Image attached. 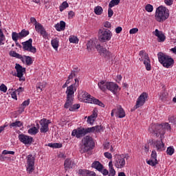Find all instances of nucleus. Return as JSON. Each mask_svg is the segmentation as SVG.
Segmentation results:
<instances>
[{"mask_svg": "<svg viewBox=\"0 0 176 176\" xmlns=\"http://www.w3.org/2000/svg\"><path fill=\"white\" fill-rule=\"evenodd\" d=\"M154 135L155 137H160V140L150 139L148 142V145H153V148H155L158 152H163L166 148H164V143H163V139L164 138V129L162 125H153L151 127Z\"/></svg>", "mask_w": 176, "mask_h": 176, "instance_id": "obj_1", "label": "nucleus"}, {"mask_svg": "<svg viewBox=\"0 0 176 176\" xmlns=\"http://www.w3.org/2000/svg\"><path fill=\"white\" fill-rule=\"evenodd\" d=\"M78 100L80 101H82L83 102H87V104H95L96 105H98L102 108L105 107V104H104L102 102L91 96L90 94H89V93L83 91L82 89H80L78 92Z\"/></svg>", "mask_w": 176, "mask_h": 176, "instance_id": "obj_2", "label": "nucleus"}, {"mask_svg": "<svg viewBox=\"0 0 176 176\" xmlns=\"http://www.w3.org/2000/svg\"><path fill=\"white\" fill-rule=\"evenodd\" d=\"M74 93L75 91H74V89H68L66 91L67 100L66 102L65 103V108H66V109L69 108V110L71 111H75V109H79V108H80V104H73Z\"/></svg>", "mask_w": 176, "mask_h": 176, "instance_id": "obj_3", "label": "nucleus"}, {"mask_svg": "<svg viewBox=\"0 0 176 176\" xmlns=\"http://www.w3.org/2000/svg\"><path fill=\"white\" fill-rule=\"evenodd\" d=\"M169 16L170 12L167 8L160 6L156 9L155 19L158 23H163L164 21H166Z\"/></svg>", "mask_w": 176, "mask_h": 176, "instance_id": "obj_4", "label": "nucleus"}, {"mask_svg": "<svg viewBox=\"0 0 176 176\" xmlns=\"http://www.w3.org/2000/svg\"><path fill=\"white\" fill-rule=\"evenodd\" d=\"M95 145L96 143L94 142L93 138H91V136L87 135L82 140V146L80 147V152L81 153L89 152V151H91V149L94 148Z\"/></svg>", "mask_w": 176, "mask_h": 176, "instance_id": "obj_5", "label": "nucleus"}, {"mask_svg": "<svg viewBox=\"0 0 176 176\" xmlns=\"http://www.w3.org/2000/svg\"><path fill=\"white\" fill-rule=\"evenodd\" d=\"M158 61L165 68H170L174 65V59L171 56L163 53L159 52L157 54Z\"/></svg>", "mask_w": 176, "mask_h": 176, "instance_id": "obj_6", "label": "nucleus"}, {"mask_svg": "<svg viewBox=\"0 0 176 176\" xmlns=\"http://www.w3.org/2000/svg\"><path fill=\"white\" fill-rule=\"evenodd\" d=\"M112 38V32L111 30L102 28L100 29L98 32V39L100 42H108V41H111Z\"/></svg>", "mask_w": 176, "mask_h": 176, "instance_id": "obj_7", "label": "nucleus"}, {"mask_svg": "<svg viewBox=\"0 0 176 176\" xmlns=\"http://www.w3.org/2000/svg\"><path fill=\"white\" fill-rule=\"evenodd\" d=\"M139 55L140 56L139 60L140 61L144 62L146 71H151L152 67L151 66V59L149 58L148 54L145 53V51L142 50L140 52Z\"/></svg>", "mask_w": 176, "mask_h": 176, "instance_id": "obj_8", "label": "nucleus"}, {"mask_svg": "<svg viewBox=\"0 0 176 176\" xmlns=\"http://www.w3.org/2000/svg\"><path fill=\"white\" fill-rule=\"evenodd\" d=\"M22 45L25 52H30V53H33V54L36 53V47L32 46V38H30L29 40L23 42Z\"/></svg>", "mask_w": 176, "mask_h": 176, "instance_id": "obj_9", "label": "nucleus"}, {"mask_svg": "<svg viewBox=\"0 0 176 176\" xmlns=\"http://www.w3.org/2000/svg\"><path fill=\"white\" fill-rule=\"evenodd\" d=\"M99 89H119V85L113 82L102 80L98 83Z\"/></svg>", "mask_w": 176, "mask_h": 176, "instance_id": "obj_10", "label": "nucleus"}, {"mask_svg": "<svg viewBox=\"0 0 176 176\" xmlns=\"http://www.w3.org/2000/svg\"><path fill=\"white\" fill-rule=\"evenodd\" d=\"M126 165V160H124V157H123V155H116L114 166L116 168H123Z\"/></svg>", "mask_w": 176, "mask_h": 176, "instance_id": "obj_11", "label": "nucleus"}, {"mask_svg": "<svg viewBox=\"0 0 176 176\" xmlns=\"http://www.w3.org/2000/svg\"><path fill=\"white\" fill-rule=\"evenodd\" d=\"M146 100H148V94L146 92L142 93L136 101V104L134 107V109H138V108L142 107L144 104H145Z\"/></svg>", "mask_w": 176, "mask_h": 176, "instance_id": "obj_12", "label": "nucleus"}, {"mask_svg": "<svg viewBox=\"0 0 176 176\" xmlns=\"http://www.w3.org/2000/svg\"><path fill=\"white\" fill-rule=\"evenodd\" d=\"M27 171L29 174H31L34 171V166H35V157L32 155H28L27 156Z\"/></svg>", "mask_w": 176, "mask_h": 176, "instance_id": "obj_13", "label": "nucleus"}, {"mask_svg": "<svg viewBox=\"0 0 176 176\" xmlns=\"http://www.w3.org/2000/svg\"><path fill=\"white\" fill-rule=\"evenodd\" d=\"M87 134V130L85 128H78L77 129H74L72 135L73 137H76V138H82Z\"/></svg>", "mask_w": 176, "mask_h": 176, "instance_id": "obj_14", "label": "nucleus"}, {"mask_svg": "<svg viewBox=\"0 0 176 176\" xmlns=\"http://www.w3.org/2000/svg\"><path fill=\"white\" fill-rule=\"evenodd\" d=\"M19 140L21 142L25 144V145H31L34 141V138H32V137L24 134H20L19 135Z\"/></svg>", "mask_w": 176, "mask_h": 176, "instance_id": "obj_15", "label": "nucleus"}, {"mask_svg": "<svg viewBox=\"0 0 176 176\" xmlns=\"http://www.w3.org/2000/svg\"><path fill=\"white\" fill-rule=\"evenodd\" d=\"M147 164L149 166H152L153 167L158 164L159 162H157V153L155 150H153L151 155V158L149 160L146 161Z\"/></svg>", "mask_w": 176, "mask_h": 176, "instance_id": "obj_16", "label": "nucleus"}, {"mask_svg": "<svg viewBox=\"0 0 176 176\" xmlns=\"http://www.w3.org/2000/svg\"><path fill=\"white\" fill-rule=\"evenodd\" d=\"M40 124L41 126L40 129L41 133H47V131H49V124H50V120L43 118L40 120Z\"/></svg>", "mask_w": 176, "mask_h": 176, "instance_id": "obj_17", "label": "nucleus"}, {"mask_svg": "<svg viewBox=\"0 0 176 176\" xmlns=\"http://www.w3.org/2000/svg\"><path fill=\"white\" fill-rule=\"evenodd\" d=\"M34 25L36 32H39L41 35H42L43 38H44V39H47V38L49 36V34L47 33L46 30H45V28H43V25H42V24L39 23Z\"/></svg>", "mask_w": 176, "mask_h": 176, "instance_id": "obj_18", "label": "nucleus"}, {"mask_svg": "<svg viewBox=\"0 0 176 176\" xmlns=\"http://www.w3.org/2000/svg\"><path fill=\"white\" fill-rule=\"evenodd\" d=\"M96 49L98 51V53L100 54H103L104 57H110L111 56V52L109 51H107L106 47H103L101 46L100 44H98L96 46Z\"/></svg>", "mask_w": 176, "mask_h": 176, "instance_id": "obj_19", "label": "nucleus"}, {"mask_svg": "<svg viewBox=\"0 0 176 176\" xmlns=\"http://www.w3.org/2000/svg\"><path fill=\"white\" fill-rule=\"evenodd\" d=\"M116 110V116L118 118H120L122 119V118H124L126 116V113L124 112V109L122 108V106L118 105L116 107V109H114Z\"/></svg>", "mask_w": 176, "mask_h": 176, "instance_id": "obj_20", "label": "nucleus"}, {"mask_svg": "<svg viewBox=\"0 0 176 176\" xmlns=\"http://www.w3.org/2000/svg\"><path fill=\"white\" fill-rule=\"evenodd\" d=\"M15 69L17 72L16 76L18 78H23V76L24 75V74L23 73L25 72V68L23 67L21 65L16 63L15 66Z\"/></svg>", "mask_w": 176, "mask_h": 176, "instance_id": "obj_21", "label": "nucleus"}, {"mask_svg": "<svg viewBox=\"0 0 176 176\" xmlns=\"http://www.w3.org/2000/svg\"><path fill=\"white\" fill-rule=\"evenodd\" d=\"M153 34L158 38V42H164V41H166V36H164L163 32H160L159 30L156 29Z\"/></svg>", "mask_w": 176, "mask_h": 176, "instance_id": "obj_22", "label": "nucleus"}, {"mask_svg": "<svg viewBox=\"0 0 176 176\" xmlns=\"http://www.w3.org/2000/svg\"><path fill=\"white\" fill-rule=\"evenodd\" d=\"M64 167L65 170H68V168H74V167H75V162L69 158H67L65 160Z\"/></svg>", "mask_w": 176, "mask_h": 176, "instance_id": "obj_23", "label": "nucleus"}, {"mask_svg": "<svg viewBox=\"0 0 176 176\" xmlns=\"http://www.w3.org/2000/svg\"><path fill=\"white\" fill-rule=\"evenodd\" d=\"M54 27L56 31H64V30H65V22L64 21H60V23L56 24Z\"/></svg>", "mask_w": 176, "mask_h": 176, "instance_id": "obj_24", "label": "nucleus"}, {"mask_svg": "<svg viewBox=\"0 0 176 176\" xmlns=\"http://www.w3.org/2000/svg\"><path fill=\"white\" fill-rule=\"evenodd\" d=\"M91 167L93 168H96V170H98V171H102V168H104L102 164H101V163H100V162L98 161H95L94 162H93V164H91Z\"/></svg>", "mask_w": 176, "mask_h": 176, "instance_id": "obj_25", "label": "nucleus"}, {"mask_svg": "<svg viewBox=\"0 0 176 176\" xmlns=\"http://www.w3.org/2000/svg\"><path fill=\"white\" fill-rule=\"evenodd\" d=\"M10 56H11V57H15V58H19L23 63H24V57H23V56H21L20 54L16 52L15 51L10 52Z\"/></svg>", "mask_w": 176, "mask_h": 176, "instance_id": "obj_26", "label": "nucleus"}, {"mask_svg": "<svg viewBox=\"0 0 176 176\" xmlns=\"http://www.w3.org/2000/svg\"><path fill=\"white\" fill-rule=\"evenodd\" d=\"M109 176H115V175L116 174V171L113 168V164L112 161H110L109 162Z\"/></svg>", "mask_w": 176, "mask_h": 176, "instance_id": "obj_27", "label": "nucleus"}, {"mask_svg": "<svg viewBox=\"0 0 176 176\" xmlns=\"http://www.w3.org/2000/svg\"><path fill=\"white\" fill-rule=\"evenodd\" d=\"M79 72H80V69H79L78 67L74 68V69L72 71L71 74L69 76V79H72V78H74V76H76V75H78Z\"/></svg>", "mask_w": 176, "mask_h": 176, "instance_id": "obj_28", "label": "nucleus"}, {"mask_svg": "<svg viewBox=\"0 0 176 176\" xmlns=\"http://www.w3.org/2000/svg\"><path fill=\"white\" fill-rule=\"evenodd\" d=\"M167 97H168V92H167L166 89L162 90L160 96V100H162V101H166Z\"/></svg>", "mask_w": 176, "mask_h": 176, "instance_id": "obj_29", "label": "nucleus"}, {"mask_svg": "<svg viewBox=\"0 0 176 176\" xmlns=\"http://www.w3.org/2000/svg\"><path fill=\"white\" fill-rule=\"evenodd\" d=\"M12 41H14V42H17L19 39H21V36H20V33L13 32L12 33Z\"/></svg>", "mask_w": 176, "mask_h": 176, "instance_id": "obj_30", "label": "nucleus"}, {"mask_svg": "<svg viewBox=\"0 0 176 176\" xmlns=\"http://www.w3.org/2000/svg\"><path fill=\"white\" fill-rule=\"evenodd\" d=\"M153 126H162V128L164 129V131L166 132V130H171V125L170 124L169 122H166L163 124H153Z\"/></svg>", "mask_w": 176, "mask_h": 176, "instance_id": "obj_31", "label": "nucleus"}, {"mask_svg": "<svg viewBox=\"0 0 176 176\" xmlns=\"http://www.w3.org/2000/svg\"><path fill=\"white\" fill-rule=\"evenodd\" d=\"M104 12V10L102 9V7L101 6H96L94 8V13L95 14H97V16H100V14Z\"/></svg>", "mask_w": 176, "mask_h": 176, "instance_id": "obj_32", "label": "nucleus"}, {"mask_svg": "<svg viewBox=\"0 0 176 176\" xmlns=\"http://www.w3.org/2000/svg\"><path fill=\"white\" fill-rule=\"evenodd\" d=\"M58 38H54L51 41V45L52 46V47H54V49H55V50H57V49H58Z\"/></svg>", "mask_w": 176, "mask_h": 176, "instance_id": "obj_33", "label": "nucleus"}, {"mask_svg": "<svg viewBox=\"0 0 176 176\" xmlns=\"http://www.w3.org/2000/svg\"><path fill=\"white\" fill-rule=\"evenodd\" d=\"M46 146H50V148H62L63 144L61 143H49L46 144Z\"/></svg>", "mask_w": 176, "mask_h": 176, "instance_id": "obj_34", "label": "nucleus"}, {"mask_svg": "<svg viewBox=\"0 0 176 176\" xmlns=\"http://www.w3.org/2000/svg\"><path fill=\"white\" fill-rule=\"evenodd\" d=\"M39 131L38 130V129L36 128V126H33L32 128H30L28 131V133L29 134H31L32 135H35V134H38V132Z\"/></svg>", "mask_w": 176, "mask_h": 176, "instance_id": "obj_35", "label": "nucleus"}, {"mask_svg": "<svg viewBox=\"0 0 176 176\" xmlns=\"http://www.w3.org/2000/svg\"><path fill=\"white\" fill-rule=\"evenodd\" d=\"M19 35L21 36V39H23V38H25V36L30 35V31L23 29L19 32Z\"/></svg>", "mask_w": 176, "mask_h": 176, "instance_id": "obj_36", "label": "nucleus"}, {"mask_svg": "<svg viewBox=\"0 0 176 176\" xmlns=\"http://www.w3.org/2000/svg\"><path fill=\"white\" fill-rule=\"evenodd\" d=\"M94 42L93 40H89L87 43V49L88 52H91V49H93V46H94Z\"/></svg>", "mask_w": 176, "mask_h": 176, "instance_id": "obj_37", "label": "nucleus"}, {"mask_svg": "<svg viewBox=\"0 0 176 176\" xmlns=\"http://www.w3.org/2000/svg\"><path fill=\"white\" fill-rule=\"evenodd\" d=\"M20 90L21 89H15L14 91L11 93V96L13 100H17V94H20Z\"/></svg>", "mask_w": 176, "mask_h": 176, "instance_id": "obj_38", "label": "nucleus"}, {"mask_svg": "<svg viewBox=\"0 0 176 176\" xmlns=\"http://www.w3.org/2000/svg\"><path fill=\"white\" fill-rule=\"evenodd\" d=\"M69 5L67 1H63L62 4L59 6V10L60 12H63L65 9H67V8H69Z\"/></svg>", "mask_w": 176, "mask_h": 176, "instance_id": "obj_39", "label": "nucleus"}, {"mask_svg": "<svg viewBox=\"0 0 176 176\" xmlns=\"http://www.w3.org/2000/svg\"><path fill=\"white\" fill-rule=\"evenodd\" d=\"M169 123L172 127H175L176 126V118L174 116H170L168 118Z\"/></svg>", "mask_w": 176, "mask_h": 176, "instance_id": "obj_40", "label": "nucleus"}, {"mask_svg": "<svg viewBox=\"0 0 176 176\" xmlns=\"http://www.w3.org/2000/svg\"><path fill=\"white\" fill-rule=\"evenodd\" d=\"M23 57L25 58L26 65H32V64L34 63L31 56L24 55Z\"/></svg>", "mask_w": 176, "mask_h": 176, "instance_id": "obj_41", "label": "nucleus"}, {"mask_svg": "<svg viewBox=\"0 0 176 176\" xmlns=\"http://www.w3.org/2000/svg\"><path fill=\"white\" fill-rule=\"evenodd\" d=\"M119 3H120V0H111L109 3V8H113V6L119 5Z\"/></svg>", "mask_w": 176, "mask_h": 176, "instance_id": "obj_42", "label": "nucleus"}, {"mask_svg": "<svg viewBox=\"0 0 176 176\" xmlns=\"http://www.w3.org/2000/svg\"><path fill=\"white\" fill-rule=\"evenodd\" d=\"M75 83L67 87V89H76L78 86H79V80L78 78H75Z\"/></svg>", "mask_w": 176, "mask_h": 176, "instance_id": "obj_43", "label": "nucleus"}, {"mask_svg": "<svg viewBox=\"0 0 176 176\" xmlns=\"http://www.w3.org/2000/svg\"><path fill=\"white\" fill-rule=\"evenodd\" d=\"M23 126V123L20 121H16L10 124V127H21Z\"/></svg>", "mask_w": 176, "mask_h": 176, "instance_id": "obj_44", "label": "nucleus"}, {"mask_svg": "<svg viewBox=\"0 0 176 176\" xmlns=\"http://www.w3.org/2000/svg\"><path fill=\"white\" fill-rule=\"evenodd\" d=\"M69 41L70 43H78L79 42V38L75 36H72L70 38H69Z\"/></svg>", "mask_w": 176, "mask_h": 176, "instance_id": "obj_45", "label": "nucleus"}, {"mask_svg": "<svg viewBox=\"0 0 176 176\" xmlns=\"http://www.w3.org/2000/svg\"><path fill=\"white\" fill-rule=\"evenodd\" d=\"M175 150L173 146H169L167 148L166 153L167 155H169V156H171L174 154Z\"/></svg>", "mask_w": 176, "mask_h": 176, "instance_id": "obj_46", "label": "nucleus"}, {"mask_svg": "<svg viewBox=\"0 0 176 176\" xmlns=\"http://www.w3.org/2000/svg\"><path fill=\"white\" fill-rule=\"evenodd\" d=\"M145 10L148 12V13H151V12H153V6L151 4H147L145 6Z\"/></svg>", "mask_w": 176, "mask_h": 176, "instance_id": "obj_47", "label": "nucleus"}, {"mask_svg": "<svg viewBox=\"0 0 176 176\" xmlns=\"http://www.w3.org/2000/svg\"><path fill=\"white\" fill-rule=\"evenodd\" d=\"M47 87V84L45 82H40L38 85L36 89H45Z\"/></svg>", "mask_w": 176, "mask_h": 176, "instance_id": "obj_48", "label": "nucleus"}, {"mask_svg": "<svg viewBox=\"0 0 176 176\" xmlns=\"http://www.w3.org/2000/svg\"><path fill=\"white\" fill-rule=\"evenodd\" d=\"M87 173H89V170H85V169H80L78 170L79 175L87 176Z\"/></svg>", "mask_w": 176, "mask_h": 176, "instance_id": "obj_49", "label": "nucleus"}, {"mask_svg": "<svg viewBox=\"0 0 176 176\" xmlns=\"http://www.w3.org/2000/svg\"><path fill=\"white\" fill-rule=\"evenodd\" d=\"M28 105H30V99H28L27 100H25L23 103H22V111H24V108H25V107H28Z\"/></svg>", "mask_w": 176, "mask_h": 176, "instance_id": "obj_50", "label": "nucleus"}, {"mask_svg": "<svg viewBox=\"0 0 176 176\" xmlns=\"http://www.w3.org/2000/svg\"><path fill=\"white\" fill-rule=\"evenodd\" d=\"M5 39V35H3V32H2V29H0V45L3 42Z\"/></svg>", "mask_w": 176, "mask_h": 176, "instance_id": "obj_51", "label": "nucleus"}, {"mask_svg": "<svg viewBox=\"0 0 176 176\" xmlns=\"http://www.w3.org/2000/svg\"><path fill=\"white\" fill-rule=\"evenodd\" d=\"M113 16V10H112V8L109 7L108 17H112Z\"/></svg>", "mask_w": 176, "mask_h": 176, "instance_id": "obj_52", "label": "nucleus"}, {"mask_svg": "<svg viewBox=\"0 0 176 176\" xmlns=\"http://www.w3.org/2000/svg\"><path fill=\"white\" fill-rule=\"evenodd\" d=\"M2 155H14V151H9L7 150H4L2 152Z\"/></svg>", "mask_w": 176, "mask_h": 176, "instance_id": "obj_53", "label": "nucleus"}, {"mask_svg": "<svg viewBox=\"0 0 176 176\" xmlns=\"http://www.w3.org/2000/svg\"><path fill=\"white\" fill-rule=\"evenodd\" d=\"M86 129H87V133H94V131H96V126L87 128Z\"/></svg>", "mask_w": 176, "mask_h": 176, "instance_id": "obj_54", "label": "nucleus"}, {"mask_svg": "<svg viewBox=\"0 0 176 176\" xmlns=\"http://www.w3.org/2000/svg\"><path fill=\"white\" fill-rule=\"evenodd\" d=\"M101 130H102V126H98V125L95 126V131H96V133H100V132H101Z\"/></svg>", "mask_w": 176, "mask_h": 176, "instance_id": "obj_55", "label": "nucleus"}, {"mask_svg": "<svg viewBox=\"0 0 176 176\" xmlns=\"http://www.w3.org/2000/svg\"><path fill=\"white\" fill-rule=\"evenodd\" d=\"M138 31V28H135L130 30L129 33L131 34H137V32Z\"/></svg>", "mask_w": 176, "mask_h": 176, "instance_id": "obj_56", "label": "nucleus"}, {"mask_svg": "<svg viewBox=\"0 0 176 176\" xmlns=\"http://www.w3.org/2000/svg\"><path fill=\"white\" fill-rule=\"evenodd\" d=\"M164 2L168 6H171V5H173V2H174V0H164Z\"/></svg>", "mask_w": 176, "mask_h": 176, "instance_id": "obj_57", "label": "nucleus"}, {"mask_svg": "<svg viewBox=\"0 0 176 176\" xmlns=\"http://www.w3.org/2000/svg\"><path fill=\"white\" fill-rule=\"evenodd\" d=\"M94 120H96L94 118H92L91 117H88L87 123H89V124H93V123H94Z\"/></svg>", "mask_w": 176, "mask_h": 176, "instance_id": "obj_58", "label": "nucleus"}, {"mask_svg": "<svg viewBox=\"0 0 176 176\" xmlns=\"http://www.w3.org/2000/svg\"><path fill=\"white\" fill-rule=\"evenodd\" d=\"M98 116L97 112H96V110H94L93 113L89 116V118H92V119H96Z\"/></svg>", "mask_w": 176, "mask_h": 176, "instance_id": "obj_59", "label": "nucleus"}, {"mask_svg": "<svg viewBox=\"0 0 176 176\" xmlns=\"http://www.w3.org/2000/svg\"><path fill=\"white\" fill-rule=\"evenodd\" d=\"M104 27H105V28H111V27H112V25L109 23V21H106L104 23Z\"/></svg>", "mask_w": 176, "mask_h": 176, "instance_id": "obj_60", "label": "nucleus"}, {"mask_svg": "<svg viewBox=\"0 0 176 176\" xmlns=\"http://www.w3.org/2000/svg\"><path fill=\"white\" fill-rule=\"evenodd\" d=\"M104 155L107 159H112V154H111V153L106 152L104 153Z\"/></svg>", "mask_w": 176, "mask_h": 176, "instance_id": "obj_61", "label": "nucleus"}, {"mask_svg": "<svg viewBox=\"0 0 176 176\" xmlns=\"http://www.w3.org/2000/svg\"><path fill=\"white\" fill-rule=\"evenodd\" d=\"M74 16H75V12H74V11H69L68 12L69 19H72V17H74Z\"/></svg>", "mask_w": 176, "mask_h": 176, "instance_id": "obj_62", "label": "nucleus"}, {"mask_svg": "<svg viewBox=\"0 0 176 176\" xmlns=\"http://www.w3.org/2000/svg\"><path fill=\"white\" fill-rule=\"evenodd\" d=\"M30 23H34V25H36V24H38V21H36V19H35L34 17L30 18Z\"/></svg>", "mask_w": 176, "mask_h": 176, "instance_id": "obj_63", "label": "nucleus"}, {"mask_svg": "<svg viewBox=\"0 0 176 176\" xmlns=\"http://www.w3.org/2000/svg\"><path fill=\"white\" fill-rule=\"evenodd\" d=\"M87 176H96V173L93 171L88 170Z\"/></svg>", "mask_w": 176, "mask_h": 176, "instance_id": "obj_64", "label": "nucleus"}]
</instances>
